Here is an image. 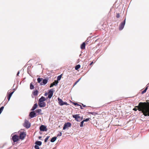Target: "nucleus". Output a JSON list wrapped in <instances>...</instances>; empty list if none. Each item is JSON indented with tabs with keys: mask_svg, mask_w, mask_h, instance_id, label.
I'll return each instance as SVG.
<instances>
[{
	"mask_svg": "<svg viewBox=\"0 0 149 149\" xmlns=\"http://www.w3.org/2000/svg\"><path fill=\"white\" fill-rule=\"evenodd\" d=\"M72 117L77 121L80 122L82 120V118L79 116V114L73 115Z\"/></svg>",
	"mask_w": 149,
	"mask_h": 149,
	"instance_id": "obj_4",
	"label": "nucleus"
},
{
	"mask_svg": "<svg viewBox=\"0 0 149 149\" xmlns=\"http://www.w3.org/2000/svg\"><path fill=\"white\" fill-rule=\"evenodd\" d=\"M40 130L42 131H46L47 130V129L45 126L41 125L40 127Z\"/></svg>",
	"mask_w": 149,
	"mask_h": 149,
	"instance_id": "obj_9",
	"label": "nucleus"
},
{
	"mask_svg": "<svg viewBox=\"0 0 149 149\" xmlns=\"http://www.w3.org/2000/svg\"><path fill=\"white\" fill-rule=\"evenodd\" d=\"M57 137L56 136H54L51 139L50 141L51 142H54L56 140Z\"/></svg>",
	"mask_w": 149,
	"mask_h": 149,
	"instance_id": "obj_20",
	"label": "nucleus"
},
{
	"mask_svg": "<svg viewBox=\"0 0 149 149\" xmlns=\"http://www.w3.org/2000/svg\"><path fill=\"white\" fill-rule=\"evenodd\" d=\"M126 19L125 18L123 22L121 23L120 26L119 27V30H122L124 28L125 24Z\"/></svg>",
	"mask_w": 149,
	"mask_h": 149,
	"instance_id": "obj_7",
	"label": "nucleus"
},
{
	"mask_svg": "<svg viewBox=\"0 0 149 149\" xmlns=\"http://www.w3.org/2000/svg\"><path fill=\"white\" fill-rule=\"evenodd\" d=\"M71 126V123L70 122L65 123L63 128V130H65L67 128L70 127Z\"/></svg>",
	"mask_w": 149,
	"mask_h": 149,
	"instance_id": "obj_6",
	"label": "nucleus"
},
{
	"mask_svg": "<svg viewBox=\"0 0 149 149\" xmlns=\"http://www.w3.org/2000/svg\"><path fill=\"white\" fill-rule=\"evenodd\" d=\"M133 110L135 111H136L137 110V109L136 108H133Z\"/></svg>",
	"mask_w": 149,
	"mask_h": 149,
	"instance_id": "obj_40",
	"label": "nucleus"
},
{
	"mask_svg": "<svg viewBox=\"0 0 149 149\" xmlns=\"http://www.w3.org/2000/svg\"><path fill=\"white\" fill-rule=\"evenodd\" d=\"M81 48L82 49H84L85 48V43L83 42L81 45Z\"/></svg>",
	"mask_w": 149,
	"mask_h": 149,
	"instance_id": "obj_16",
	"label": "nucleus"
},
{
	"mask_svg": "<svg viewBox=\"0 0 149 149\" xmlns=\"http://www.w3.org/2000/svg\"><path fill=\"white\" fill-rule=\"evenodd\" d=\"M32 83V82L31 83L30 85V88L31 90L33 89L34 87V86L33 85Z\"/></svg>",
	"mask_w": 149,
	"mask_h": 149,
	"instance_id": "obj_23",
	"label": "nucleus"
},
{
	"mask_svg": "<svg viewBox=\"0 0 149 149\" xmlns=\"http://www.w3.org/2000/svg\"><path fill=\"white\" fill-rule=\"evenodd\" d=\"M58 83V81H57L55 80L52 84H53L54 86H56L57 85Z\"/></svg>",
	"mask_w": 149,
	"mask_h": 149,
	"instance_id": "obj_27",
	"label": "nucleus"
},
{
	"mask_svg": "<svg viewBox=\"0 0 149 149\" xmlns=\"http://www.w3.org/2000/svg\"><path fill=\"white\" fill-rule=\"evenodd\" d=\"M148 88V86H146L145 89V90H146V91H147Z\"/></svg>",
	"mask_w": 149,
	"mask_h": 149,
	"instance_id": "obj_42",
	"label": "nucleus"
},
{
	"mask_svg": "<svg viewBox=\"0 0 149 149\" xmlns=\"http://www.w3.org/2000/svg\"><path fill=\"white\" fill-rule=\"evenodd\" d=\"M58 104L60 106L63 105V102H64L62 99L58 97Z\"/></svg>",
	"mask_w": 149,
	"mask_h": 149,
	"instance_id": "obj_13",
	"label": "nucleus"
},
{
	"mask_svg": "<svg viewBox=\"0 0 149 149\" xmlns=\"http://www.w3.org/2000/svg\"><path fill=\"white\" fill-rule=\"evenodd\" d=\"M35 144L37 146H40L42 145V142L40 141H36Z\"/></svg>",
	"mask_w": 149,
	"mask_h": 149,
	"instance_id": "obj_18",
	"label": "nucleus"
},
{
	"mask_svg": "<svg viewBox=\"0 0 149 149\" xmlns=\"http://www.w3.org/2000/svg\"><path fill=\"white\" fill-rule=\"evenodd\" d=\"M116 17L117 18H119L120 17V15H119V13H117V14Z\"/></svg>",
	"mask_w": 149,
	"mask_h": 149,
	"instance_id": "obj_39",
	"label": "nucleus"
},
{
	"mask_svg": "<svg viewBox=\"0 0 149 149\" xmlns=\"http://www.w3.org/2000/svg\"><path fill=\"white\" fill-rule=\"evenodd\" d=\"M88 38L87 39V40H86V41H87V42H88Z\"/></svg>",
	"mask_w": 149,
	"mask_h": 149,
	"instance_id": "obj_48",
	"label": "nucleus"
},
{
	"mask_svg": "<svg viewBox=\"0 0 149 149\" xmlns=\"http://www.w3.org/2000/svg\"><path fill=\"white\" fill-rule=\"evenodd\" d=\"M80 67V65H76L75 67V69L77 70L79 69Z\"/></svg>",
	"mask_w": 149,
	"mask_h": 149,
	"instance_id": "obj_26",
	"label": "nucleus"
},
{
	"mask_svg": "<svg viewBox=\"0 0 149 149\" xmlns=\"http://www.w3.org/2000/svg\"><path fill=\"white\" fill-rule=\"evenodd\" d=\"M81 79V78H79L77 81L75 82L74 84V86L76 85L78 83V82H79V81Z\"/></svg>",
	"mask_w": 149,
	"mask_h": 149,
	"instance_id": "obj_31",
	"label": "nucleus"
},
{
	"mask_svg": "<svg viewBox=\"0 0 149 149\" xmlns=\"http://www.w3.org/2000/svg\"><path fill=\"white\" fill-rule=\"evenodd\" d=\"M90 119V118H87L86 119H85L84 120H83L84 121V122H87Z\"/></svg>",
	"mask_w": 149,
	"mask_h": 149,
	"instance_id": "obj_33",
	"label": "nucleus"
},
{
	"mask_svg": "<svg viewBox=\"0 0 149 149\" xmlns=\"http://www.w3.org/2000/svg\"><path fill=\"white\" fill-rule=\"evenodd\" d=\"M47 100L43 96H42L39 99V102H44V101Z\"/></svg>",
	"mask_w": 149,
	"mask_h": 149,
	"instance_id": "obj_14",
	"label": "nucleus"
},
{
	"mask_svg": "<svg viewBox=\"0 0 149 149\" xmlns=\"http://www.w3.org/2000/svg\"><path fill=\"white\" fill-rule=\"evenodd\" d=\"M46 103L44 102H39L38 105L40 107H43L46 106Z\"/></svg>",
	"mask_w": 149,
	"mask_h": 149,
	"instance_id": "obj_12",
	"label": "nucleus"
},
{
	"mask_svg": "<svg viewBox=\"0 0 149 149\" xmlns=\"http://www.w3.org/2000/svg\"><path fill=\"white\" fill-rule=\"evenodd\" d=\"M13 135V134H11V136H12V135Z\"/></svg>",
	"mask_w": 149,
	"mask_h": 149,
	"instance_id": "obj_50",
	"label": "nucleus"
},
{
	"mask_svg": "<svg viewBox=\"0 0 149 149\" xmlns=\"http://www.w3.org/2000/svg\"><path fill=\"white\" fill-rule=\"evenodd\" d=\"M62 74H61L58 76L57 78V80L56 81H60L61 80L62 77Z\"/></svg>",
	"mask_w": 149,
	"mask_h": 149,
	"instance_id": "obj_25",
	"label": "nucleus"
},
{
	"mask_svg": "<svg viewBox=\"0 0 149 149\" xmlns=\"http://www.w3.org/2000/svg\"><path fill=\"white\" fill-rule=\"evenodd\" d=\"M48 95V93H45L44 94V96H47Z\"/></svg>",
	"mask_w": 149,
	"mask_h": 149,
	"instance_id": "obj_41",
	"label": "nucleus"
},
{
	"mask_svg": "<svg viewBox=\"0 0 149 149\" xmlns=\"http://www.w3.org/2000/svg\"><path fill=\"white\" fill-rule=\"evenodd\" d=\"M88 113L89 114H91L94 116H95L97 114V113L95 112H89Z\"/></svg>",
	"mask_w": 149,
	"mask_h": 149,
	"instance_id": "obj_24",
	"label": "nucleus"
},
{
	"mask_svg": "<svg viewBox=\"0 0 149 149\" xmlns=\"http://www.w3.org/2000/svg\"><path fill=\"white\" fill-rule=\"evenodd\" d=\"M4 107L2 106L0 108V114L1 113L4 109Z\"/></svg>",
	"mask_w": 149,
	"mask_h": 149,
	"instance_id": "obj_28",
	"label": "nucleus"
},
{
	"mask_svg": "<svg viewBox=\"0 0 149 149\" xmlns=\"http://www.w3.org/2000/svg\"><path fill=\"white\" fill-rule=\"evenodd\" d=\"M23 126L27 129L29 128L31 126V123L27 120H25Z\"/></svg>",
	"mask_w": 149,
	"mask_h": 149,
	"instance_id": "obj_2",
	"label": "nucleus"
},
{
	"mask_svg": "<svg viewBox=\"0 0 149 149\" xmlns=\"http://www.w3.org/2000/svg\"><path fill=\"white\" fill-rule=\"evenodd\" d=\"M38 93V91L37 90H35L32 93V94L34 96L37 95Z\"/></svg>",
	"mask_w": 149,
	"mask_h": 149,
	"instance_id": "obj_17",
	"label": "nucleus"
},
{
	"mask_svg": "<svg viewBox=\"0 0 149 149\" xmlns=\"http://www.w3.org/2000/svg\"><path fill=\"white\" fill-rule=\"evenodd\" d=\"M79 106H80V109H83V108L82 107V106H81V105H79Z\"/></svg>",
	"mask_w": 149,
	"mask_h": 149,
	"instance_id": "obj_44",
	"label": "nucleus"
},
{
	"mask_svg": "<svg viewBox=\"0 0 149 149\" xmlns=\"http://www.w3.org/2000/svg\"><path fill=\"white\" fill-rule=\"evenodd\" d=\"M74 104L76 106H79L80 104L77 103H74Z\"/></svg>",
	"mask_w": 149,
	"mask_h": 149,
	"instance_id": "obj_37",
	"label": "nucleus"
},
{
	"mask_svg": "<svg viewBox=\"0 0 149 149\" xmlns=\"http://www.w3.org/2000/svg\"><path fill=\"white\" fill-rule=\"evenodd\" d=\"M26 136L25 133L24 132H22L20 133L19 136V138L20 139L23 140L25 138Z\"/></svg>",
	"mask_w": 149,
	"mask_h": 149,
	"instance_id": "obj_11",
	"label": "nucleus"
},
{
	"mask_svg": "<svg viewBox=\"0 0 149 149\" xmlns=\"http://www.w3.org/2000/svg\"><path fill=\"white\" fill-rule=\"evenodd\" d=\"M32 111L30 112L29 114V116L30 118H31L34 117H36L37 115H36V113L35 111Z\"/></svg>",
	"mask_w": 149,
	"mask_h": 149,
	"instance_id": "obj_5",
	"label": "nucleus"
},
{
	"mask_svg": "<svg viewBox=\"0 0 149 149\" xmlns=\"http://www.w3.org/2000/svg\"><path fill=\"white\" fill-rule=\"evenodd\" d=\"M82 105L83 107H86V106L85 105H84L83 104H82Z\"/></svg>",
	"mask_w": 149,
	"mask_h": 149,
	"instance_id": "obj_45",
	"label": "nucleus"
},
{
	"mask_svg": "<svg viewBox=\"0 0 149 149\" xmlns=\"http://www.w3.org/2000/svg\"><path fill=\"white\" fill-rule=\"evenodd\" d=\"M38 106V104L37 103L35 104L33 106V107L31 109V111H33L34 110H35L37 107Z\"/></svg>",
	"mask_w": 149,
	"mask_h": 149,
	"instance_id": "obj_15",
	"label": "nucleus"
},
{
	"mask_svg": "<svg viewBox=\"0 0 149 149\" xmlns=\"http://www.w3.org/2000/svg\"><path fill=\"white\" fill-rule=\"evenodd\" d=\"M12 139L14 142H15L18 140V136L16 134L12 136Z\"/></svg>",
	"mask_w": 149,
	"mask_h": 149,
	"instance_id": "obj_8",
	"label": "nucleus"
},
{
	"mask_svg": "<svg viewBox=\"0 0 149 149\" xmlns=\"http://www.w3.org/2000/svg\"><path fill=\"white\" fill-rule=\"evenodd\" d=\"M19 71H18L17 73V76H18L19 75Z\"/></svg>",
	"mask_w": 149,
	"mask_h": 149,
	"instance_id": "obj_43",
	"label": "nucleus"
},
{
	"mask_svg": "<svg viewBox=\"0 0 149 149\" xmlns=\"http://www.w3.org/2000/svg\"><path fill=\"white\" fill-rule=\"evenodd\" d=\"M13 135V134H11V136H12V135Z\"/></svg>",
	"mask_w": 149,
	"mask_h": 149,
	"instance_id": "obj_51",
	"label": "nucleus"
},
{
	"mask_svg": "<svg viewBox=\"0 0 149 149\" xmlns=\"http://www.w3.org/2000/svg\"><path fill=\"white\" fill-rule=\"evenodd\" d=\"M84 121L83 120L81 121L80 123V127H82L83 126V124L84 123Z\"/></svg>",
	"mask_w": 149,
	"mask_h": 149,
	"instance_id": "obj_30",
	"label": "nucleus"
},
{
	"mask_svg": "<svg viewBox=\"0 0 149 149\" xmlns=\"http://www.w3.org/2000/svg\"><path fill=\"white\" fill-rule=\"evenodd\" d=\"M54 85L53 84H52V83H51L50 85V87L51 88V87H53Z\"/></svg>",
	"mask_w": 149,
	"mask_h": 149,
	"instance_id": "obj_38",
	"label": "nucleus"
},
{
	"mask_svg": "<svg viewBox=\"0 0 149 149\" xmlns=\"http://www.w3.org/2000/svg\"><path fill=\"white\" fill-rule=\"evenodd\" d=\"M50 137L49 136H47L45 138V142H46L47 141V140H48L49 138Z\"/></svg>",
	"mask_w": 149,
	"mask_h": 149,
	"instance_id": "obj_29",
	"label": "nucleus"
},
{
	"mask_svg": "<svg viewBox=\"0 0 149 149\" xmlns=\"http://www.w3.org/2000/svg\"><path fill=\"white\" fill-rule=\"evenodd\" d=\"M42 79H43L42 78H38L37 79L38 82L40 84V83H41V81Z\"/></svg>",
	"mask_w": 149,
	"mask_h": 149,
	"instance_id": "obj_22",
	"label": "nucleus"
},
{
	"mask_svg": "<svg viewBox=\"0 0 149 149\" xmlns=\"http://www.w3.org/2000/svg\"><path fill=\"white\" fill-rule=\"evenodd\" d=\"M41 138H42V137H41V136H39V137H38V138H39V139H41Z\"/></svg>",
	"mask_w": 149,
	"mask_h": 149,
	"instance_id": "obj_46",
	"label": "nucleus"
},
{
	"mask_svg": "<svg viewBox=\"0 0 149 149\" xmlns=\"http://www.w3.org/2000/svg\"><path fill=\"white\" fill-rule=\"evenodd\" d=\"M41 109H38L36 110L35 111L36 113H38L39 114H42V113H40V112L41 111Z\"/></svg>",
	"mask_w": 149,
	"mask_h": 149,
	"instance_id": "obj_21",
	"label": "nucleus"
},
{
	"mask_svg": "<svg viewBox=\"0 0 149 149\" xmlns=\"http://www.w3.org/2000/svg\"><path fill=\"white\" fill-rule=\"evenodd\" d=\"M62 135V133L61 132H60L59 133L57 134V136L58 137V136H61Z\"/></svg>",
	"mask_w": 149,
	"mask_h": 149,
	"instance_id": "obj_34",
	"label": "nucleus"
},
{
	"mask_svg": "<svg viewBox=\"0 0 149 149\" xmlns=\"http://www.w3.org/2000/svg\"><path fill=\"white\" fill-rule=\"evenodd\" d=\"M54 91L53 88L50 89L49 90L48 92V97H47L46 99L48 98L50 99L53 96V92Z\"/></svg>",
	"mask_w": 149,
	"mask_h": 149,
	"instance_id": "obj_3",
	"label": "nucleus"
},
{
	"mask_svg": "<svg viewBox=\"0 0 149 149\" xmlns=\"http://www.w3.org/2000/svg\"><path fill=\"white\" fill-rule=\"evenodd\" d=\"M69 104L67 103L66 102H63V105H68Z\"/></svg>",
	"mask_w": 149,
	"mask_h": 149,
	"instance_id": "obj_36",
	"label": "nucleus"
},
{
	"mask_svg": "<svg viewBox=\"0 0 149 149\" xmlns=\"http://www.w3.org/2000/svg\"><path fill=\"white\" fill-rule=\"evenodd\" d=\"M14 92V91H13L11 92V93H10L9 94V95H8V101L10 100V99L12 95L13 94V93Z\"/></svg>",
	"mask_w": 149,
	"mask_h": 149,
	"instance_id": "obj_19",
	"label": "nucleus"
},
{
	"mask_svg": "<svg viewBox=\"0 0 149 149\" xmlns=\"http://www.w3.org/2000/svg\"><path fill=\"white\" fill-rule=\"evenodd\" d=\"M34 148L36 149H39V148L38 146L35 145L34 146Z\"/></svg>",
	"mask_w": 149,
	"mask_h": 149,
	"instance_id": "obj_32",
	"label": "nucleus"
},
{
	"mask_svg": "<svg viewBox=\"0 0 149 149\" xmlns=\"http://www.w3.org/2000/svg\"><path fill=\"white\" fill-rule=\"evenodd\" d=\"M139 106H136L139 111H141L145 116H149V109L148 107L146 102H140Z\"/></svg>",
	"mask_w": 149,
	"mask_h": 149,
	"instance_id": "obj_1",
	"label": "nucleus"
},
{
	"mask_svg": "<svg viewBox=\"0 0 149 149\" xmlns=\"http://www.w3.org/2000/svg\"><path fill=\"white\" fill-rule=\"evenodd\" d=\"M36 87H35V88L36 89Z\"/></svg>",
	"mask_w": 149,
	"mask_h": 149,
	"instance_id": "obj_52",
	"label": "nucleus"
},
{
	"mask_svg": "<svg viewBox=\"0 0 149 149\" xmlns=\"http://www.w3.org/2000/svg\"><path fill=\"white\" fill-rule=\"evenodd\" d=\"M146 91V90H143L141 92V94H144V93H145Z\"/></svg>",
	"mask_w": 149,
	"mask_h": 149,
	"instance_id": "obj_35",
	"label": "nucleus"
},
{
	"mask_svg": "<svg viewBox=\"0 0 149 149\" xmlns=\"http://www.w3.org/2000/svg\"><path fill=\"white\" fill-rule=\"evenodd\" d=\"M48 79L46 78L42 79V82L40 83V85L41 86L45 85L48 82Z\"/></svg>",
	"mask_w": 149,
	"mask_h": 149,
	"instance_id": "obj_10",
	"label": "nucleus"
},
{
	"mask_svg": "<svg viewBox=\"0 0 149 149\" xmlns=\"http://www.w3.org/2000/svg\"><path fill=\"white\" fill-rule=\"evenodd\" d=\"M13 135V134H11V136H12V135Z\"/></svg>",
	"mask_w": 149,
	"mask_h": 149,
	"instance_id": "obj_49",
	"label": "nucleus"
},
{
	"mask_svg": "<svg viewBox=\"0 0 149 149\" xmlns=\"http://www.w3.org/2000/svg\"><path fill=\"white\" fill-rule=\"evenodd\" d=\"M93 63V62H91L90 63V65H92V64Z\"/></svg>",
	"mask_w": 149,
	"mask_h": 149,
	"instance_id": "obj_47",
	"label": "nucleus"
}]
</instances>
